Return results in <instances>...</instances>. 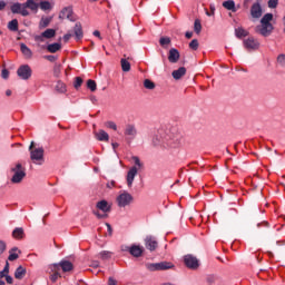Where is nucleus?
I'll list each match as a JSON object with an SVG mask.
<instances>
[{
    "mask_svg": "<svg viewBox=\"0 0 285 285\" xmlns=\"http://www.w3.org/2000/svg\"><path fill=\"white\" fill-rule=\"evenodd\" d=\"M154 146H163V148H177L181 144V136L179 134H166L164 130H159L153 137Z\"/></svg>",
    "mask_w": 285,
    "mask_h": 285,
    "instance_id": "f257e3e1",
    "label": "nucleus"
},
{
    "mask_svg": "<svg viewBox=\"0 0 285 285\" xmlns=\"http://www.w3.org/2000/svg\"><path fill=\"white\" fill-rule=\"evenodd\" d=\"M272 21L273 13H266L265 16H263V18L261 19L262 26L256 27V32H258V35H262V37H271L274 30L273 23H271Z\"/></svg>",
    "mask_w": 285,
    "mask_h": 285,
    "instance_id": "f03ea898",
    "label": "nucleus"
},
{
    "mask_svg": "<svg viewBox=\"0 0 285 285\" xmlns=\"http://www.w3.org/2000/svg\"><path fill=\"white\" fill-rule=\"evenodd\" d=\"M132 161L135 166H132L128 173H127V186L128 188H132V183L135 181V177H137V173H139V169L144 168V163H141V159L137 156H132Z\"/></svg>",
    "mask_w": 285,
    "mask_h": 285,
    "instance_id": "7ed1b4c3",
    "label": "nucleus"
},
{
    "mask_svg": "<svg viewBox=\"0 0 285 285\" xmlns=\"http://www.w3.org/2000/svg\"><path fill=\"white\" fill-rule=\"evenodd\" d=\"M35 141H31L29 146L30 151V159L33 161V164H37L38 166H41L43 164V148H35Z\"/></svg>",
    "mask_w": 285,
    "mask_h": 285,
    "instance_id": "20e7f679",
    "label": "nucleus"
},
{
    "mask_svg": "<svg viewBox=\"0 0 285 285\" xmlns=\"http://www.w3.org/2000/svg\"><path fill=\"white\" fill-rule=\"evenodd\" d=\"M145 267L147 271H150V273H155L157 271H170L175 268V264L165 261L160 263H147Z\"/></svg>",
    "mask_w": 285,
    "mask_h": 285,
    "instance_id": "39448f33",
    "label": "nucleus"
},
{
    "mask_svg": "<svg viewBox=\"0 0 285 285\" xmlns=\"http://www.w3.org/2000/svg\"><path fill=\"white\" fill-rule=\"evenodd\" d=\"M96 208L98 210H101V213L99 212H94V215H96V217H98V219H106V217H108V213H110V210H112V206L107 203V200H99L96 204Z\"/></svg>",
    "mask_w": 285,
    "mask_h": 285,
    "instance_id": "423d86ee",
    "label": "nucleus"
},
{
    "mask_svg": "<svg viewBox=\"0 0 285 285\" xmlns=\"http://www.w3.org/2000/svg\"><path fill=\"white\" fill-rule=\"evenodd\" d=\"M13 176L11 178L12 184H21L23 181V178L26 177V168L21 165V163H18L16 167L12 169Z\"/></svg>",
    "mask_w": 285,
    "mask_h": 285,
    "instance_id": "0eeeda50",
    "label": "nucleus"
},
{
    "mask_svg": "<svg viewBox=\"0 0 285 285\" xmlns=\"http://www.w3.org/2000/svg\"><path fill=\"white\" fill-rule=\"evenodd\" d=\"M134 199L135 198L130 195V193L122 191V193H120L117 196L116 202H117L119 208H126V206H130L131 205Z\"/></svg>",
    "mask_w": 285,
    "mask_h": 285,
    "instance_id": "6e6552de",
    "label": "nucleus"
},
{
    "mask_svg": "<svg viewBox=\"0 0 285 285\" xmlns=\"http://www.w3.org/2000/svg\"><path fill=\"white\" fill-rule=\"evenodd\" d=\"M17 75L23 81H28V79L32 77V68H30L28 65H21L17 70Z\"/></svg>",
    "mask_w": 285,
    "mask_h": 285,
    "instance_id": "1a4fd4ad",
    "label": "nucleus"
},
{
    "mask_svg": "<svg viewBox=\"0 0 285 285\" xmlns=\"http://www.w3.org/2000/svg\"><path fill=\"white\" fill-rule=\"evenodd\" d=\"M10 9L12 14H21V17L30 16V11L26 9L24 3L14 2Z\"/></svg>",
    "mask_w": 285,
    "mask_h": 285,
    "instance_id": "9d476101",
    "label": "nucleus"
},
{
    "mask_svg": "<svg viewBox=\"0 0 285 285\" xmlns=\"http://www.w3.org/2000/svg\"><path fill=\"white\" fill-rule=\"evenodd\" d=\"M59 268H61L63 273H70L75 266L72 263H70V261H61L59 264H55L52 266V271H59Z\"/></svg>",
    "mask_w": 285,
    "mask_h": 285,
    "instance_id": "9b49d317",
    "label": "nucleus"
},
{
    "mask_svg": "<svg viewBox=\"0 0 285 285\" xmlns=\"http://www.w3.org/2000/svg\"><path fill=\"white\" fill-rule=\"evenodd\" d=\"M184 262H185V266H187V268H191L193 271L199 268V261L197 259V257H195L193 255H186L184 257Z\"/></svg>",
    "mask_w": 285,
    "mask_h": 285,
    "instance_id": "f8f14e48",
    "label": "nucleus"
},
{
    "mask_svg": "<svg viewBox=\"0 0 285 285\" xmlns=\"http://www.w3.org/2000/svg\"><path fill=\"white\" fill-rule=\"evenodd\" d=\"M125 137L129 140L132 141L135 137H137V127L134 124H128L125 127Z\"/></svg>",
    "mask_w": 285,
    "mask_h": 285,
    "instance_id": "ddd939ff",
    "label": "nucleus"
},
{
    "mask_svg": "<svg viewBox=\"0 0 285 285\" xmlns=\"http://www.w3.org/2000/svg\"><path fill=\"white\" fill-rule=\"evenodd\" d=\"M243 43L246 50H259V41L253 37L245 39Z\"/></svg>",
    "mask_w": 285,
    "mask_h": 285,
    "instance_id": "4468645a",
    "label": "nucleus"
},
{
    "mask_svg": "<svg viewBox=\"0 0 285 285\" xmlns=\"http://www.w3.org/2000/svg\"><path fill=\"white\" fill-rule=\"evenodd\" d=\"M262 14H263L262 3L259 2L253 3L250 7L252 19H261Z\"/></svg>",
    "mask_w": 285,
    "mask_h": 285,
    "instance_id": "2eb2a0df",
    "label": "nucleus"
},
{
    "mask_svg": "<svg viewBox=\"0 0 285 285\" xmlns=\"http://www.w3.org/2000/svg\"><path fill=\"white\" fill-rule=\"evenodd\" d=\"M145 246L148 250H156L158 246L157 238L155 236H147L145 238Z\"/></svg>",
    "mask_w": 285,
    "mask_h": 285,
    "instance_id": "dca6fc26",
    "label": "nucleus"
},
{
    "mask_svg": "<svg viewBox=\"0 0 285 285\" xmlns=\"http://www.w3.org/2000/svg\"><path fill=\"white\" fill-rule=\"evenodd\" d=\"M73 35L77 41L83 39V28L81 27V22H77L73 27Z\"/></svg>",
    "mask_w": 285,
    "mask_h": 285,
    "instance_id": "f3484780",
    "label": "nucleus"
},
{
    "mask_svg": "<svg viewBox=\"0 0 285 285\" xmlns=\"http://www.w3.org/2000/svg\"><path fill=\"white\" fill-rule=\"evenodd\" d=\"M168 60L170 63H177V61H179V50L175 48L170 49Z\"/></svg>",
    "mask_w": 285,
    "mask_h": 285,
    "instance_id": "a211bd4d",
    "label": "nucleus"
},
{
    "mask_svg": "<svg viewBox=\"0 0 285 285\" xmlns=\"http://www.w3.org/2000/svg\"><path fill=\"white\" fill-rule=\"evenodd\" d=\"M95 137L98 141H108V139H110V136L104 129H100L97 132H95Z\"/></svg>",
    "mask_w": 285,
    "mask_h": 285,
    "instance_id": "6ab92c4d",
    "label": "nucleus"
},
{
    "mask_svg": "<svg viewBox=\"0 0 285 285\" xmlns=\"http://www.w3.org/2000/svg\"><path fill=\"white\" fill-rule=\"evenodd\" d=\"M32 10V12H37L39 10V3L35 2V0H27L24 2V10Z\"/></svg>",
    "mask_w": 285,
    "mask_h": 285,
    "instance_id": "aec40b11",
    "label": "nucleus"
},
{
    "mask_svg": "<svg viewBox=\"0 0 285 285\" xmlns=\"http://www.w3.org/2000/svg\"><path fill=\"white\" fill-rule=\"evenodd\" d=\"M130 255H132V257H141L144 249L141 248V246H137L134 245L130 247Z\"/></svg>",
    "mask_w": 285,
    "mask_h": 285,
    "instance_id": "412c9836",
    "label": "nucleus"
},
{
    "mask_svg": "<svg viewBox=\"0 0 285 285\" xmlns=\"http://www.w3.org/2000/svg\"><path fill=\"white\" fill-rule=\"evenodd\" d=\"M184 75H186V67H180L171 72V77H174L176 80L183 78Z\"/></svg>",
    "mask_w": 285,
    "mask_h": 285,
    "instance_id": "4be33fe9",
    "label": "nucleus"
},
{
    "mask_svg": "<svg viewBox=\"0 0 285 285\" xmlns=\"http://www.w3.org/2000/svg\"><path fill=\"white\" fill-rule=\"evenodd\" d=\"M223 8H225V10H230L232 12H237V8H235V1L233 0L224 1Z\"/></svg>",
    "mask_w": 285,
    "mask_h": 285,
    "instance_id": "5701e85b",
    "label": "nucleus"
},
{
    "mask_svg": "<svg viewBox=\"0 0 285 285\" xmlns=\"http://www.w3.org/2000/svg\"><path fill=\"white\" fill-rule=\"evenodd\" d=\"M24 235L26 234L23 233V228H21V227H17L12 232L13 239H23Z\"/></svg>",
    "mask_w": 285,
    "mask_h": 285,
    "instance_id": "b1692460",
    "label": "nucleus"
},
{
    "mask_svg": "<svg viewBox=\"0 0 285 285\" xmlns=\"http://www.w3.org/2000/svg\"><path fill=\"white\" fill-rule=\"evenodd\" d=\"M52 22V17H42L39 22L40 30H43V28H48L50 23Z\"/></svg>",
    "mask_w": 285,
    "mask_h": 285,
    "instance_id": "393cba45",
    "label": "nucleus"
},
{
    "mask_svg": "<svg viewBox=\"0 0 285 285\" xmlns=\"http://www.w3.org/2000/svg\"><path fill=\"white\" fill-rule=\"evenodd\" d=\"M26 268L23 266H19L14 272L16 279H23L26 277Z\"/></svg>",
    "mask_w": 285,
    "mask_h": 285,
    "instance_id": "a878e982",
    "label": "nucleus"
},
{
    "mask_svg": "<svg viewBox=\"0 0 285 285\" xmlns=\"http://www.w3.org/2000/svg\"><path fill=\"white\" fill-rule=\"evenodd\" d=\"M47 50L48 52H51V53L59 52V50H61V43L59 42L50 43L47 46Z\"/></svg>",
    "mask_w": 285,
    "mask_h": 285,
    "instance_id": "bb28decb",
    "label": "nucleus"
},
{
    "mask_svg": "<svg viewBox=\"0 0 285 285\" xmlns=\"http://www.w3.org/2000/svg\"><path fill=\"white\" fill-rule=\"evenodd\" d=\"M20 50L24 57H28V59L32 58V50H30L26 43L20 45Z\"/></svg>",
    "mask_w": 285,
    "mask_h": 285,
    "instance_id": "cd10ccee",
    "label": "nucleus"
},
{
    "mask_svg": "<svg viewBox=\"0 0 285 285\" xmlns=\"http://www.w3.org/2000/svg\"><path fill=\"white\" fill-rule=\"evenodd\" d=\"M40 10H43V12H46L47 10H50L51 8H53V3H51L50 1H41L39 4Z\"/></svg>",
    "mask_w": 285,
    "mask_h": 285,
    "instance_id": "c85d7f7f",
    "label": "nucleus"
},
{
    "mask_svg": "<svg viewBox=\"0 0 285 285\" xmlns=\"http://www.w3.org/2000/svg\"><path fill=\"white\" fill-rule=\"evenodd\" d=\"M8 28L9 30H11V32H17L19 30V20L13 19L8 23Z\"/></svg>",
    "mask_w": 285,
    "mask_h": 285,
    "instance_id": "c756f323",
    "label": "nucleus"
},
{
    "mask_svg": "<svg viewBox=\"0 0 285 285\" xmlns=\"http://www.w3.org/2000/svg\"><path fill=\"white\" fill-rule=\"evenodd\" d=\"M235 35L238 39H242L243 37H248V31H246L244 28L239 27L235 29Z\"/></svg>",
    "mask_w": 285,
    "mask_h": 285,
    "instance_id": "7c9ffc66",
    "label": "nucleus"
},
{
    "mask_svg": "<svg viewBox=\"0 0 285 285\" xmlns=\"http://www.w3.org/2000/svg\"><path fill=\"white\" fill-rule=\"evenodd\" d=\"M57 35V31L55 29H47L42 32V37L45 39H52Z\"/></svg>",
    "mask_w": 285,
    "mask_h": 285,
    "instance_id": "2f4dec72",
    "label": "nucleus"
},
{
    "mask_svg": "<svg viewBox=\"0 0 285 285\" xmlns=\"http://www.w3.org/2000/svg\"><path fill=\"white\" fill-rule=\"evenodd\" d=\"M9 262H14L16 259H19V254H17V247L12 248L9 252V257H8Z\"/></svg>",
    "mask_w": 285,
    "mask_h": 285,
    "instance_id": "473e14b6",
    "label": "nucleus"
},
{
    "mask_svg": "<svg viewBox=\"0 0 285 285\" xmlns=\"http://www.w3.org/2000/svg\"><path fill=\"white\" fill-rule=\"evenodd\" d=\"M120 63H121L122 72H130V63L128 60L122 58L120 60Z\"/></svg>",
    "mask_w": 285,
    "mask_h": 285,
    "instance_id": "72a5a7b5",
    "label": "nucleus"
},
{
    "mask_svg": "<svg viewBox=\"0 0 285 285\" xmlns=\"http://www.w3.org/2000/svg\"><path fill=\"white\" fill-rule=\"evenodd\" d=\"M194 31L196 32V35H200L202 33V20L196 19L194 22Z\"/></svg>",
    "mask_w": 285,
    "mask_h": 285,
    "instance_id": "f704fd0d",
    "label": "nucleus"
},
{
    "mask_svg": "<svg viewBox=\"0 0 285 285\" xmlns=\"http://www.w3.org/2000/svg\"><path fill=\"white\" fill-rule=\"evenodd\" d=\"M98 255H99L100 259H110V257H112V252L102 250Z\"/></svg>",
    "mask_w": 285,
    "mask_h": 285,
    "instance_id": "c9c22d12",
    "label": "nucleus"
},
{
    "mask_svg": "<svg viewBox=\"0 0 285 285\" xmlns=\"http://www.w3.org/2000/svg\"><path fill=\"white\" fill-rule=\"evenodd\" d=\"M144 87L147 89V90H155V82H153V80L150 79H146L144 81Z\"/></svg>",
    "mask_w": 285,
    "mask_h": 285,
    "instance_id": "e433bc0d",
    "label": "nucleus"
},
{
    "mask_svg": "<svg viewBox=\"0 0 285 285\" xmlns=\"http://www.w3.org/2000/svg\"><path fill=\"white\" fill-rule=\"evenodd\" d=\"M87 88H89L91 92H95V90H97V82L95 80L89 79L87 81Z\"/></svg>",
    "mask_w": 285,
    "mask_h": 285,
    "instance_id": "4c0bfd02",
    "label": "nucleus"
},
{
    "mask_svg": "<svg viewBox=\"0 0 285 285\" xmlns=\"http://www.w3.org/2000/svg\"><path fill=\"white\" fill-rule=\"evenodd\" d=\"M61 14L63 17H67V19H69V21H73L72 20V10L68 9V8H65L62 11H61Z\"/></svg>",
    "mask_w": 285,
    "mask_h": 285,
    "instance_id": "58836bf2",
    "label": "nucleus"
},
{
    "mask_svg": "<svg viewBox=\"0 0 285 285\" xmlns=\"http://www.w3.org/2000/svg\"><path fill=\"white\" fill-rule=\"evenodd\" d=\"M56 90H57L58 92H66V83H63V82H57V85H56Z\"/></svg>",
    "mask_w": 285,
    "mask_h": 285,
    "instance_id": "ea45409f",
    "label": "nucleus"
},
{
    "mask_svg": "<svg viewBox=\"0 0 285 285\" xmlns=\"http://www.w3.org/2000/svg\"><path fill=\"white\" fill-rule=\"evenodd\" d=\"M189 48H190L191 50H198V48H199V41H198L197 39L191 40L190 43H189Z\"/></svg>",
    "mask_w": 285,
    "mask_h": 285,
    "instance_id": "a19ab883",
    "label": "nucleus"
},
{
    "mask_svg": "<svg viewBox=\"0 0 285 285\" xmlns=\"http://www.w3.org/2000/svg\"><path fill=\"white\" fill-rule=\"evenodd\" d=\"M159 43H160V46H163V47L169 46V43H170V38H168V37H163V38H160Z\"/></svg>",
    "mask_w": 285,
    "mask_h": 285,
    "instance_id": "79ce46f5",
    "label": "nucleus"
},
{
    "mask_svg": "<svg viewBox=\"0 0 285 285\" xmlns=\"http://www.w3.org/2000/svg\"><path fill=\"white\" fill-rule=\"evenodd\" d=\"M81 83H83V79H81V77H77L75 82H73V87L76 89H79V88H81Z\"/></svg>",
    "mask_w": 285,
    "mask_h": 285,
    "instance_id": "37998d69",
    "label": "nucleus"
},
{
    "mask_svg": "<svg viewBox=\"0 0 285 285\" xmlns=\"http://www.w3.org/2000/svg\"><path fill=\"white\" fill-rule=\"evenodd\" d=\"M277 63H279V66H285V55L284 53L278 55Z\"/></svg>",
    "mask_w": 285,
    "mask_h": 285,
    "instance_id": "c03bdc74",
    "label": "nucleus"
},
{
    "mask_svg": "<svg viewBox=\"0 0 285 285\" xmlns=\"http://www.w3.org/2000/svg\"><path fill=\"white\" fill-rule=\"evenodd\" d=\"M107 128H110L111 130H117V124L115 121H108L106 124Z\"/></svg>",
    "mask_w": 285,
    "mask_h": 285,
    "instance_id": "a18cd8bd",
    "label": "nucleus"
},
{
    "mask_svg": "<svg viewBox=\"0 0 285 285\" xmlns=\"http://www.w3.org/2000/svg\"><path fill=\"white\" fill-rule=\"evenodd\" d=\"M278 3H279V0H269L268 8H277Z\"/></svg>",
    "mask_w": 285,
    "mask_h": 285,
    "instance_id": "49530a36",
    "label": "nucleus"
},
{
    "mask_svg": "<svg viewBox=\"0 0 285 285\" xmlns=\"http://www.w3.org/2000/svg\"><path fill=\"white\" fill-rule=\"evenodd\" d=\"M6 242L0 240V255H3V253H6Z\"/></svg>",
    "mask_w": 285,
    "mask_h": 285,
    "instance_id": "de8ad7c7",
    "label": "nucleus"
},
{
    "mask_svg": "<svg viewBox=\"0 0 285 285\" xmlns=\"http://www.w3.org/2000/svg\"><path fill=\"white\" fill-rule=\"evenodd\" d=\"M1 77L2 79H8V77H10V71H8V69H2Z\"/></svg>",
    "mask_w": 285,
    "mask_h": 285,
    "instance_id": "09e8293b",
    "label": "nucleus"
},
{
    "mask_svg": "<svg viewBox=\"0 0 285 285\" xmlns=\"http://www.w3.org/2000/svg\"><path fill=\"white\" fill-rule=\"evenodd\" d=\"M59 277H61V275H59V273L56 272L50 276V279L51 282H57Z\"/></svg>",
    "mask_w": 285,
    "mask_h": 285,
    "instance_id": "8fccbe9b",
    "label": "nucleus"
},
{
    "mask_svg": "<svg viewBox=\"0 0 285 285\" xmlns=\"http://www.w3.org/2000/svg\"><path fill=\"white\" fill-rule=\"evenodd\" d=\"M43 59H47V61H51V63L57 61V57L55 56H43Z\"/></svg>",
    "mask_w": 285,
    "mask_h": 285,
    "instance_id": "3c124183",
    "label": "nucleus"
},
{
    "mask_svg": "<svg viewBox=\"0 0 285 285\" xmlns=\"http://www.w3.org/2000/svg\"><path fill=\"white\" fill-rule=\"evenodd\" d=\"M2 271L8 275L10 273V263L7 262Z\"/></svg>",
    "mask_w": 285,
    "mask_h": 285,
    "instance_id": "603ef678",
    "label": "nucleus"
},
{
    "mask_svg": "<svg viewBox=\"0 0 285 285\" xmlns=\"http://www.w3.org/2000/svg\"><path fill=\"white\" fill-rule=\"evenodd\" d=\"M43 39H46V37L43 36V33H41L40 36H36V37H35V41L43 42Z\"/></svg>",
    "mask_w": 285,
    "mask_h": 285,
    "instance_id": "864d4df0",
    "label": "nucleus"
},
{
    "mask_svg": "<svg viewBox=\"0 0 285 285\" xmlns=\"http://www.w3.org/2000/svg\"><path fill=\"white\" fill-rule=\"evenodd\" d=\"M120 249H121L124 253H130V246L121 245Z\"/></svg>",
    "mask_w": 285,
    "mask_h": 285,
    "instance_id": "5fc2aeb1",
    "label": "nucleus"
},
{
    "mask_svg": "<svg viewBox=\"0 0 285 285\" xmlns=\"http://www.w3.org/2000/svg\"><path fill=\"white\" fill-rule=\"evenodd\" d=\"M4 277H6L7 284H12V282H13L12 276H10V275L7 274V276H4Z\"/></svg>",
    "mask_w": 285,
    "mask_h": 285,
    "instance_id": "6e6d98bb",
    "label": "nucleus"
},
{
    "mask_svg": "<svg viewBox=\"0 0 285 285\" xmlns=\"http://www.w3.org/2000/svg\"><path fill=\"white\" fill-rule=\"evenodd\" d=\"M6 6H8L6 1L0 0V10H6Z\"/></svg>",
    "mask_w": 285,
    "mask_h": 285,
    "instance_id": "4d7b16f0",
    "label": "nucleus"
},
{
    "mask_svg": "<svg viewBox=\"0 0 285 285\" xmlns=\"http://www.w3.org/2000/svg\"><path fill=\"white\" fill-rule=\"evenodd\" d=\"M94 37H97V38L100 39V40L102 39V38H101V32H99V30H95V31H94Z\"/></svg>",
    "mask_w": 285,
    "mask_h": 285,
    "instance_id": "13d9d810",
    "label": "nucleus"
},
{
    "mask_svg": "<svg viewBox=\"0 0 285 285\" xmlns=\"http://www.w3.org/2000/svg\"><path fill=\"white\" fill-rule=\"evenodd\" d=\"M71 37H72V35L66 33V35L63 36V41H70Z\"/></svg>",
    "mask_w": 285,
    "mask_h": 285,
    "instance_id": "bf43d9fd",
    "label": "nucleus"
},
{
    "mask_svg": "<svg viewBox=\"0 0 285 285\" xmlns=\"http://www.w3.org/2000/svg\"><path fill=\"white\" fill-rule=\"evenodd\" d=\"M185 37H186L187 39H191V38H193V31H187V32L185 33Z\"/></svg>",
    "mask_w": 285,
    "mask_h": 285,
    "instance_id": "052dcab7",
    "label": "nucleus"
},
{
    "mask_svg": "<svg viewBox=\"0 0 285 285\" xmlns=\"http://www.w3.org/2000/svg\"><path fill=\"white\" fill-rule=\"evenodd\" d=\"M108 285H117V281L109 278Z\"/></svg>",
    "mask_w": 285,
    "mask_h": 285,
    "instance_id": "680f3d73",
    "label": "nucleus"
},
{
    "mask_svg": "<svg viewBox=\"0 0 285 285\" xmlns=\"http://www.w3.org/2000/svg\"><path fill=\"white\" fill-rule=\"evenodd\" d=\"M8 274L3 272V269L0 272V279H3V277H7Z\"/></svg>",
    "mask_w": 285,
    "mask_h": 285,
    "instance_id": "e2e57ef3",
    "label": "nucleus"
},
{
    "mask_svg": "<svg viewBox=\"0 0 285 285\" xmlns=\"http://www.w3.org/2000/svg\"><path fill=\"white\" fill-rule=\"evenodd\" d=\"M111 146H112L114 150H117V148H119V145L117 142H112Z\"/></svg>",
    "mask_w": 285,
    "mask_h": 285,
    "instance_id": "0e129e2a",
    "label": "nucleus"
},
{
    "mask_svg": "<svg viewBox=\"0 0 285 285\" xmlns=\"http://www.w3.org/2000/svg\"><path fill=\"white\" fill-rule=\"evenodd\" d=\"M92 266H94V268H99V262H94Z\"/></svg>",
    "mask_w": 285,
    "mask_h": 285,
    "instance_id": "69168bd1",
    "label": "nucleus"
},
{
    "mask_svg": "<svg viewBox=\"0 0 285 285\" xmlns=\"http://www.w3.org/2000/svg\"><path fill=\"white\" fill-rule=\"evenodd\" d=\"M6 95H7V97H10V96L12 95V90L8 89V90L6 91Z\"/></svg>",
    "mask_w": 285,
    "mask_h": 285,
    "instance_id": "338daca9",
    "label": "nucleus"
},
{
    "mask_svg": "<svg viewBox=\"0 0 285 285\" xmlns=\"http://www.w3.org/2000/svg\"><path fill=\"white\" fill-rule=\"evenodd\" d=\"M0 285H6V282L0 279Z\"/></svg>",
    "mask_w": 285,
    "mask_h": 285,
    "instance_id": "774afa93",
    "label": "nucleus"
}]
</instances>
